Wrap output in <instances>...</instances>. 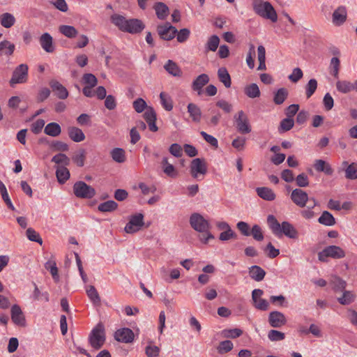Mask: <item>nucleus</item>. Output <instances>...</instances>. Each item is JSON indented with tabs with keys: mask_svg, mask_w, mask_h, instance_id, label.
<instances>
[{
	"mask_svg": "<svg viewBox=\"0 0 357 357\" xmlns=\"http://www.w3.org/2000/svg\"><path fill=\"white\" fill-rule=\"evenodd\" d=\"M255 56V46L252 45L250 47V49H249V51H248V53L247 57H246L247 65L250 69H252L255 67V60H254Z\"/></svg>",
	"mask_w": 357,
	"mask_h": 357,
	"instance_id": "obj_60",
	"label": "nucleus"
},
{
	"mask_svg": "<svg viewBox=\"0 0 357 357\" xmlns=\"http://www.w3.org/2000/svg\"><path fill=\"white\" fill-rule=\"evenodd\" d=\"M70 172L64 166H59L56 169V176L59 183L63 184L70 178Z\"/></svg>",
	"mask_w": 357,
	"mask_h": 357,
	"instance_id": "obj_33",
	"label": "nucleus"
},
{
	"mask_svg": "<svg viewBox=\"0 0 357 357\" xmlns=\"http://www.w3.org/2000/svg\"><path fill=\"white\" fill-rule=\"evenodd\" d=\"M329 284L335 291H342L347 286L346 281L337 275H332L331 277Z\"/></svg>",
	"mask_w": 357,
	"mask_h": 357,
	"instance_id": "obj_26",
	"label": "nucleus"
},
{
	"mask_svg": "<svg viewBox=\"0 0 357 357\" xmlns=\"http://www.w3.org/2000/svg\"><path fill=\"white\" fill-rule=\"evenodd\" d=\"M317 89V81L312 78L310 79L305 86V95L307 98H310Z\"/></svg>",
	"mask_w": 357,
	"mask_h": 357,
	"instance_id": "obj_51",
	"label": "nucleus"
},
{
	"mask_svg": "<svg viewBox=\"0 0 357 357\" xmlns=\"http://www.w3.org/2000/svg\"><path fill=\"white\" fill-rule=\"evenodd\" d=\"M145 353L148 357H158L160 353V349L157 346L148 345L145 348Z\"/></svg>",
	"mask_w": 357,
	"mask_h": 357,
	"instance_id": "obj_64",
	"label": "nucleus"
},
{
	"mask_svg": "<svg viewBox=\"0 0 357 357\" xmlns=\"http://www.w3.org/2000/svg\"><path fill=\"white\" fill-rule=\"evenodd\" d=\"M160 98L162 107L167 111H171L173 109V103L171 97L164 92H161L160 94Z\"/></svg>",
	"mask_w": 357,
	"mask_h": 357,
	"instance_id": "obj_47",
	"label": "nucleus"
},
{
	"mask_svg": "<svg viewBox=\"0 0 357 357\" xmlns=\"http://www.w3.org/2000/svg\"><path fill=\"white\" fill-rule=\"evenodd\" d=\"M44 132L49 136L57 137L61 134V128L57 123H49L45 127Z\"/></svg>",
	"mask_w": 357,
	"mask_h": 357,
	"instance_id": "obj_30",
	"label": "nucleus"
},
{
	"mask_svg": "<svg viewBox=\"0 0 357 357\" xmlns=\"http://www.w3.org/2000/svg\"><path fill=\"white\" fill-rule=\"evenodd\" d=\"M189 222L191 227L199 233V239L202 243L207 244L209 240L215 238L210 231L211 224L200 213L191 214Z\"/></svg>",
	"mask_w": 357,
	"mask_h": 357,
	"instance_id": "obj_1",
	"label": "nucleus"
},
{
	"mask_svg": "<svg viewBox=\"0 0 357 357\" xmlns=\"http://www.w3.org/2000/svg\"><path fill=\"white\" fill-rule=\"evenodd\" d=\"M218 77L226 88H230L231 85V80L228 70L225 67H221L218 70Z\"/></svg>",
	"mask_w": 357,
	"mask_h": 357,
	"instance_id": "obj_28",
	"label": "nucleus"
},
{
	"mask_svg": "<svg viewBox=\"0 0 357 357\" xmlns=\"http://www.w3.org/2000/svg\"><path fill=\"white\" fill-rule=\"evenodd\" d=\"M45 268L50 272L54 280L58 282L59 281V275L56 261L52 259L48 260L45 264Z\"/></svg>",
	"mask_w": 357,
	"mask_h": 357,
	"instance_id": "obj_36",
	"label": "nucleus"
},
{
	"mask_svg": "<svg viewBox=\"0 0 357 357\" xmlns=\"http://www.w3.org/2000/svg\"><path fill=\"white\" fill-rule=\"evenodd\" d=\"M252 8L255 13L261 17L269 20L272 22L278 21V14L273 6L268 1L253 0Z\"/></svg>",
	"mask_w": 357,
	"mask_h": 357,
	"instance_id": "obj_3",
	"label": "nucleus"
},
{
	"mask_svg": "<svg viewBox=\"0 0 357 357\" xmlns=\"http://www.w3.org/2000/svg\"><path fill=\"white\" fill-rule=\"evenodd\" d=\"M86 158V151L84 149H80L77 151L73 156V161L78 166L83 167L84 165V160Z\"/></svg>",
	"mask_w": 357,
	"mask_h": 357,
	"instance_id": "obj_50",
	"label": "nucleus"
},
{
	"mask_svg": "<svg viewBox=\"0 0 357 357\" xmlns=\"http://www.w3.org/2000/svg\"><path fill=\"white\" fill-rule=\"evenodd\" d=\"M68 136L75 142H81L84 140L85 135L83 131L77 127L72 126L68 129Z\"/></svg>",
	"mask_w": 357,
	"mask_h": 357,
	"instance_id": "obj_22",
	"label": "nucleus"
},
{
	"mask_svg": "<svg viewBox=\"0 0 357 357\" xmlns=\"http://www.w3.org/2000/svg\"><path fill=\"white\" fill-rule=\"evenodd\" d=\"M144 27V24L140 20L129 19L127 20L123 32H128L132 34L137 33L141 32Z\"/></svg>",
	"mask_w": 357,
	"mask_h": 357,
	"instance_id": "obj_15",
	"label": "nucleus"
},
{
	"mask_svg": "<svg viewBox=\"0 0 357 357\" xmlns=\"http://www.w3.org/2000/svg\"><path fill=\"white\" fill-rule=\"evenodd\" d=\"M287 95H288L287 90L284 88H280L275 92V93L274 95V98H273L274 102L276 105L282 104L284 102V100H286Z\"/></svg>",
	"mask_w": 357,
	"mask_h": 357,
	"instance_id": "obj_45",
	"label": "nucleus"
},
{
	"mask_svg": "<svg viewBox=\"0 0 357 357\" xmlns=\"http://www.w3.org/2000/svg\"><path fill=\"white\" fill-rule=\"evenodd\" d=\"M303 73L301 68H295L288 78L294 83H296L303 77Z\"/></svg>",
	"mask_w": 357,
	"mask_h": 357,
	"instance_id": "obj_63",
	"label": "nucleus"
},
{
	"mask_svg": "<svg viewBox=\"0 0 357 357\" xmlns=\"http://www.w3.org/2000/svg\"><path fill=\"white\" fill-rule=\"evenodd\" d=\"M340 61L337 57H333L331 59L329 69L331 74L335 78L338 77Z\"/></svg>",
	"mask_w": 357,
	"mask_h": 357,
	"instance_id": "obj_46",
	"label": "nucleus"
},
{
	"mask_svg": "<svg viewBox=\"0 0 357 357\" xmlns=\"http://www.w3.org/2000/svg\"><path fill=\"white\" fill-rule=\"evenodd\" d=\"M143 225L144 215L142 213H137L130 218L124 230L128 234H133L139 231Z\"/></svg>",
	"mask_w": 357,
	"mask_h": 357,
	"instance_id": "obj_10",
	"label": "nucleus"
},
{
	"mask_svg": "<svg viewBox=\"0 0 357 357\" xmlns=\"http://www.w3.org/2000/svg\"><path fill=\"white\" fill-rule=\"evenodd\" d=\"M256 192L260 198L266 201H273L276 197L275 192L267 187L257 188Z\"/></svg>",
	"mask_w": 357,
	"mask_h": 357,
	"instance_id": "obj_23",
	"label": "nucleus"
},
{
	"mask_svg": "<svg viewBox=\"0 0 357 357\" xmlns=\"http://www.w3.org/2000/svg\"><path fill=\"white\" fill-rule=\"evenodd\" d=\"M345 177L347 179H357V163L352 162L345 169Z\"/></svg>",
	"mask_w": 357,
	"mask_h": 357,
	"instance_id": "obj_48",
	"label": "nucleus"
},
{
	"mask_svg": "<svg viewBox=\"0 0 357 357\" xmlns=\"http://www.w3.org/2000/svg\"><path fill=\"white\" fill-rule=\"evenodd\" d=\"M176 39L178 43H183L185 42L190 37V31L187 28H183L180 29V31H177L176 33Z\"/></svg>",
	"mask_w": 357,
	"mask_h": 357,
	"instance_id": "obj_55",
	"label": "nucleus"
},
{
	"mask_svg": "<svg viewBox=\"0 0 357 357\" xmlns=\"http://www.w3.org/2000/svg\"><path fill=\"white\" fill-rule=\"evenodd\" d=\"M111 22L121 31H124L125 26L127 22V19L123 15L119 14H113L111 17Z\"/></svg>",
	"mask_w": 357,
	"mask_h": 357,
	"instance_id": "obj_35",
	"label": "nucleus"
},
{
	"mask_svg": "<svg viewBox=\"0 0 357 357\" xmlns=\"http://www.w3.org/2000/svg\"><path fill=\"white\" fill-rule=\"evenodd\" d=\"M16 22L15 16L10 13H4L0 15V24L6 29L12 27Z\"/></svg>",
	"mask_w": 357,
	"mask_h": 357,
	"instance_id": "obj_29",
	"label": "nucleus"
},
{
	"mask_svg": "<svg viewBox=\"0 0 357 357\" xmlns=\"http://www.w3.org/2000/svg\"><path fill=\"white\" fill-rule=\"evenodd\" d=\"M190 172L194 178L199 180L200 176H204L207 172L205 160L199 158L193 159L190 165Z\"/></svg>",
	"mask_w": 357,
	"mask_h": 357,
	"instance_id": "obj_9",
	"label": "nucleus"
},
{
	"mask_svg": "<svg viewBox=\"0 0 357 357\" xmlns=\"http://www.w3.org/2000/svg\"><path fill=\"white\" fill-rule=\"evenodd\" d=\"M267 223L273 234L276 236L280 237L282 234L290 238H296L298 236L296 229L291 223L284 221L280 224L273 215H268Z\"/></svg>",
	"mask_w": 357,
	"mask_h": 357,
	"instance_id": "obj_2",
	"label": "nucleus"
},
{
	"mask_svg": "<svg viewBox=\"0 0 357 357\" xmlns=\"http://www.w3.org/2000/svg\"><path fill=\"white\" fill-rule=\"evenodd\" d=\"M243 333V331L238 328L234 329H225L221 332L222 337L227 338H236L241 336Z\"/></svg>",
	"mask_w": 357,
	"mask_h": 357,
	"instance_id": "obj_54",
	"label": "nucleus"
},
{
	"mask_svg": "<svg viewBox=\"0 0 357 357\" xmlns=\"http://www.w3.org/2000/svg\"><path fill=\"white\" fill-rule=\"evenodd\" d=\"M157 31L161 39L171 40L176 36L177 29L169 22H166L164 24L158 25Z\"/></svg>",
	"mask_w": 357,
	"mask_h": 357,
	"instance_id": "obj_11",
	"label": "nucleus"
},
{
	"mask_svg": "<svg viewBox=\"0 0 357 357\" xmlns=\"http://www.w3.org/2000/svg\"><path fill=\"white\" fill-rule=\"evenodd\" d=\"M50 86L54 94L59 99L64 100L68 97L69 93L67 89L57 80H51L50 82Z\"/></svg>",
	"mask_w": 357,
	"mask_h": 357,
	"instance_id": "obj_17",
	"label": "nucleus"
},
{
	"mask_svg": "<svg viewBox=\"0 0 357 357\" xmlns=\"http://www.w3.org/2000/svg\"><path fill=\"white\" fill-rule=\"evenodd\" d=\"M89 343L95 350L100 349L106 340L105 330L104 324L99 322L91 331L89 335Z\"/></svg>",
	"mask_w": 357,
	"mask_h": 357,
	"instance_id": "obj_4",
	"label": "nucleus"
},
{
	"mask_svg": "<svg viewBox=\"0 0 357 357\" xmlns=\"http://www.w3.org/2000/svg\"><path fill=\"white\" fill-rule=\"evenodd\" d=\"M153 8L155 15L159 20H164L169 15V9L168 6L162 2H157L154 4Z\"/></svg>",
	"mask_w": 357,
	"mask_h": 357,
	"instance_id": "obj_21",
	"label": "nucleus"
},
{
	"mask_svg": "<svg viewBox=\"0 0 357 357\" xmlns=\"http://www.w3.org/2000/svg\"><path fill=\"white\" fill-rule=\"evenodd\" d=\"M234 123L236 130L241 134H248L252 128L246 114L243 111H238L234 116Z\"/></svg>",
	"mask_w": 357,
	"mask_h": 357,
	"instance_id": "obj_6",
	"label": "nucleus"
},
{
	"mask_svg": "<svg viewBox=\"0 0 357 357\" xmlns=\"http://www.w3.org/2000/svg\"><path fill=\"white\" fill-rule=\"evenodd\" d=\"M335 86L341 93H349L354 91L353 82L346 79L337 80Z\"/></svg>",
	"mask_w": 357,
	"mask_h": 357,
	"instance_id": "obj_27",
	"label": "nucleus"
},
{
	"mask_svg": "<svg viewBox=\"0 0 357 357\" xmlns=\"http://www.w3.org/2000/svg\"><path fill=\"white\" fill-rule=\"evenodd\" d=\"M111 156L112 159L119 163H122L126 160L125 151L123 149L115 148L111 151Z\"/></svg>",
	"mask_w": 357,
	"mask_h": 357,
	"instance_id": "obj_43",
	"label": "nucleus"
},
{
	"mask_svg": "<svg viewBox=\"0 0 357 357\" xmlns=\"http://www.w3.org/2000/svg\"><path fill=\"white\" fill-rule=\"evenodd\" d=\"M314 169L319 172H324L325 174L331 176L333 174V169L331 165L325 160H316L314 163Z\"/></svg>",
	"mask_w": 357,
	"mask_h": 357,
	"instance_id": "obj_20",
	"label": "nucleus"
},
{
	"mask_svg": "<svg viewBox=\"0 0 357 357\" xmlns=\"http://www.w3.org/2000/svg\"><path fill=\"white\" fill-rule=\"evenodd\" d=\"M209 82V77L206 74H201L192 82V89H200L203 88Z\"/></svg>",
	"mask_w": 357,
	"mask_h": 357,
	"instance_id": "obj_39",
	"label": "nucleus"
},
{
	"mask_svg": "<svg viewBox=\"0 0 357 357\" xmlns=\"http://www.w3.org/2000/svg\"><path fill=\"white\" fill-rule=\"evenodd\" d=\"M133 107L137 113H142L146 109L147 105L143 98H138L133 102Z\"/></svg>",
	"mask_w": 357,
	"mask_h": 357,
	"instance_id": "obj_59",
	"label": "nucleus"
},
{
	"mask_svg": "<svg viewBox=\"0 0 357 357\" xmlns=\"http://www.w3.org/2000/svg\"><path fill=\"white\" fill-rule=\"evenodd\" d=\"M83 82L86 86H89L91 87H94L97 83L98 80L96 76L91 73H86L83 75L82 77Z\"/></svg>",
	"mask_w": 357,
	"mask_h": 357,
	"instance_id": "obj_56",
	"label": "nucleus"
},
{
	"mask_svg": "<svg viewBox=\"0 0 357 357\" xmlns=\"http://www.w3.org/2000/svg\"><path fill=\"white\" fill-rule=\"evenodd\" d=\"M59 32L68 38H74L77 34V30L71 25H61L59 27Z\"/></svg>",
	"mask_w": 357,
	"mask_h": 357,
	"instance_id": "obj_31",
	"label": "nucleus"
},
{
	"mask_svg": "<svg viewBox=\"0 0 357 357\" xmlns=\"http://www.w3.org/2000/svg\"><path fill=\"white\" fill-rule=\"evenodd\" d=\"M268 337L273 342L283 340L285 337L284 333L276 330H271L268 333Z\"/></svg>",
	"mask_w": 357,
	"mask_h": 357,
	"instance_id": "obj_58",
	"label": "nucleus"
},
{
	"mask_svg": "<svg viewBox=\"0 0 357 357\" xmlns=\"http://www.w3.org/2000/svg\"><path fill=\"white\" fill-rule=\"evenodd\" d=\"M200 135L204 139V140L208 143L211 146L217 149L218 147V139L213 136L208 135L204 131H201Z\"/></svg>",
	"mask_w": 357,
	"mask_h": 357,
	"instance_id": "obj_61",
	"label": "nucleus"
},
{
	"mask_svg": "<svg viewBox=\"0 0 357 357\" xmlns=\"http://www.w3.org/2000/svg\"><path fill=\"white\" fill-rule=\"evenodd\" d=\"M234 347V344L230 340H224L220 342L218 347V352L220 354L230 351Z\"/></svg>",
	"mask_w": 357,
	"mask_h": 357,
	"instance_id": "obj_53",
	"label": "nucleus"
},
{
	"mask_svg": "<svg viewBox=\"0 0 357 357\" xmlns=\"http://www.w3.org/2000/svg\"><path fill=\"white\" fill-rule=\"evenodd\" d=\"M118 207V204L113 200H109L102 203H100L98 208L101 212H112L115 211Z\"/></svg>",
	"mask_w": 357,
	"mask_h": 357,
	"instance_id": "obj_42",
	"label": "nucleus"
},
{
	"mask_svg": "<svg viewBox=\"0 0 357 357\" xmlns=\"http://www.w3.org/2000/svg\"><path fill=\"white\" fill-rule=\"evenodd\" d=\"M73 192L77 197L83 199H91L96 195L95 189L84 181L76 182L73 185Z\"/></svg>",
	"mask_w": 357,
	"mask_h": 357,
	"instance_id": "obj_7",
	"label": "nucleus"
},
{
	"mask_svg": "<svg viewBox=\"0 0 357 357\" xmlns=\"http://www.w3.org/2000/svg\"><path fill=\"white\" fill-rule=\"evenodd\" d=\"M245 95L250 98H256L260 96V90L257 84H250L245 87Z\"/></svg>",
	"mask_w": 357,
	"mask_h": 357,
	"instance_id": "obj_38",
	"label": "nucleus"
},
{
	"mask_svg": "<svg viewBox=\"0 0 357 357\" xmlns=\"http://www.w3.org/2000/svg\"><path fill=\"white\" fill-rule=\"evenodd\" d=\"M164 68L167 70V72L172 76H181L182 73L180 68L175 62L172 61V60H168L167 63L165 65Z\"/></svg>",
	"mask_w": 357,
	"mask_h": 357,
	"instance_id": "obj_34",
	"label": "nucleus"
},
{
	"mask_svg": "<svg viewBox=\"0 0 357 357\" xmlns=\"http://www.w3.org/2000/svg\"><path fill=\"white\" fill-rule=\"evenodd\" d=\"M52 161L57 165H60V166L64 167L70 163V159L63 153H58L55 155L52 158Z\"/></svg>",
	"mask_w": 357,
	"mask_h": 357,
	"instance_id": "obj_52",
	"label": "nucleus"
},
{
	"mask_svg": "<svg viewBox=\"0 0 357 357\" xmlns=\"http://www.w3.org/2000/svg\"><path fill=\"white\" fill-rule=\"evenodd\" d=\"M355 300V294L351 291L344 290L342 295L337 298L338 302L344 305L353 303Z\"/></svg>",
	"mask_w": 357,
	"mask_h": 357,
	"instance_id": "obj_40",
	"label": "nucleus"
},
{
	"mask_svg": "<svg viewBox=\"0 0 357 357\" xmlns=\"http://www.w3.org/2000/svg\"><path fill=\"white\" fill-rule=\"evenodd\" d=\"M292 202L299 207L305 206L309 197L308 195L301 189L296 188L292 190L291 193Z\"/></svg>",
	"mask_w": 357,
	"mask_h": 357,
	"instance_id": "obj_13",
	"label": "nucleus"
},
{
	"mask_svg": "<svg viewBox=\"0 0 357 357\" xmlns=\"http://www.w3.org/2000/svg\"><path fill=\"white\" fill-rule=\"evenodd\" d=\"M143 116L148 123L149 130L152 132H156L158 128L155 124L156 114L153 109L152 107H147Z\"/></svg>",
	"mask_w": 357,
	"mask_h": 357,
	"instance_id": "obj_18",
	"label": "nucleus"
},
{
	"mask_svg": "<svg viewBox=\"0 0 357 357\" xmlns=\"http://www.w3.org/2000/svg\"><path fill=\"white\" fill-rule=\"evenodd\" d=\"M345 257V252L339 246L329 245L318 253L321 261H326L327 258L342 259Z\"/></svg>",
	"mask_w": 357,
	"mask_h": 357,
	"instance_id": "obj_5",
	"label": "nucleus"
},
{
	"mask_svg": "<svg viewBox=\"0 0 357 357\" xmlns=\"http://www.w3.org/2000/svg\"><path fill=\"white\" fill-rule=\"evenodd\" d=\"M318 221L320 224L325 226H333L335 224V220L333 215L326 211L321 213Z\"/></svg>",
	"mask_w": 357,
	"mask_h": 357,
	"instance_id": "obj_37",
	"label": "nucleus"
},
{
	"mask_svg": "<svg viewBox=\"0 0 357 357\" xmlns=\"http://www.w3.org/2000/svg\"><path fill=\"white\" fill-rule=\"evenodd\" d=\"M294 125V121L292 118H286L280 123V130L282 131H288L291 130Z\"/></svg>",
	"mask_w": 357,
	"mask_h": 357,
	"instance_id": "obj_62",
	"label": "nucleus"
},
{
	"mask_svg": "<svg viewBox=\"0 0 357 357\" xmlns=\"http://www.w3.org/2000/svg\"><path fill=\"white\" fill-rule=\"evenodd\" d=\"M249 275L254 280L260 282L264 280L266 272L260 266L254 265L249 268Z\"/></svg>",
	"mask_w": 357,
	"mask_h": 357,
	"instance_id": "obj_25",
	"label": "nucleus"
},
{
	"mask_svg": "<svg viewBox=\"0 0 357 357\" xmlns=\"http://www.w3.org/2000/svg\"><path fill=\"white\" fill-rule=\"evenodd\" d=\"M134 338L133 331L128 328L118 329L114 333V339L120 342L131 343L133 342Z\"/></svg>",
	"mask_w": 357,
	"mask_h": 357,
	"instance_id": "obj_12",
	"label": "nucleus"
},
{
	"mask_svg": "<svg viewBox=\"0 0 357 357\" xmlns=\"http://www.w3.org/2000/svg\"><path fill=\"white\" fill-rule=\"evenodd\" d=\"M219 43V37L216 35H213L208 39L205 45V47L208 51L215 52L217 50Z\"/></svg>",
	"mask_w": 357,
	"mask_h": 357,
	"instance_id": "obj_44",
	"label": "nucleus"
},
{
	"mask_svg": "<svg viewBox=\"0 0 357 357\" xmlns=\"http://www.w3.org/2000/svg\"><path fill=\"white\" fill-rule=\"evenodd\" d=\"M11 319L18 326L24 327L26 326L24 314H11Z\"/></svg>",
	"mask_w": 357,
	"mask_h": 357,
	"instance_id": "obj_57",
	"label": "nucleus"
},
{
	"mask_svg": "<svg viewBox=\"0 0 357 357\" xmlns=\"http://www.w3.org/2000/svg\"><path fill=\"white\" fill-rule=\"evenodd\" d=\"M347 10L345 6H338L333 12L332 15V22L335 26H340L347 20Z\"/></svg>",
	"mask_w": 357,
	"mask_h": 357,
	"instance_id": "obj_14",
	"label": "nucleus"
},
{
	"mask_svg": "<svg viewBox=\"0 0 357 357\" xmlns=\"http://www.w3.org/2000/svg\"><path fill=\"white\" fill-rule=\"evenodd\" d=\"M15 50V45L10 41L5 40L0 43V56L3 54L7 55L13 54Z\"/></svg>",
	"mask_w": 357,
	"mask_h": 357,
	"instance_id": "obj_41",
	"label": "nucleus"
},
{
	"mask_svg": "<svg viewBox=\"0 0 357 357\" xmlns=\"http://www.w3.org/2000/svg\"><path fill=\"white\" fill-rule=\"evenodd\" d=\"M26 236L29 241L36 242L40 245L43 244V240L40 234L33 228L29 227L26 229Z\"/></svg>",
	"mask_w": 357,
	"mask_h": 357,
	"instance_id": "obj_49",
	"label": "nucleus"
},
{
	"mask_svg": "<svg viewBox=\"0 0 357 357\" xmlns=\"http://www.w3.org/2000/svg\"><path fill=\"white\" fill-rule=\"evenodd\" d=\"M268 321L273 328H280L287 323L284 314H269Z\"/></svg>",
	"mask_w": 357,
	"mask_h": 357,
	"instance_id": "obj_19",
	"label": "nucleus"
},
{
	"mask_svg": "<svg viewBox=\"0 0 357 357\" xmlns=\"http://www.w3.org/2000/svg\"><path fill=\"white\" fill-rule=\"evenodd\" d=\"M29 67L25 63L19 65L13 72L10 84L13 86L17 84H23L27 81Z\"/></svg>",
	"mask_w": 357,
	"mask_h": 357,
	"instance_id": "obj_8",
	"label": "nucleus"
},
{
	"mask_svg": "<svg viewBox=\"0 0 357 357\" xmlns=\"http://www.w3.org/2000/svg\"><path fill=\"white\" fill-rule=\"evenodd\" d=\"M269 303L277 307H287L289 306V302L282 295L270 296Z\"/></svg>",
	"mask_w": 357,
	"mask_h": 357,
	"instance_id": "obj_32",
	"label": "nucleus"
},
{
	"mask_svg": "<svg viewBox=\"0 0 357 357\" xmlns=\"http://www.w3.org/2000/svg\"><path fill=\"white\" fill-rule=\"evenodd\" d=\"M39 43L43 50L47 53H52L55 50L53 38L49 33H43L39 38Z\"/></svg>",
	"mask_w": 357,
	"mask_h": 357,
	"instance_id": "obj_16",
	"label": "nucleus"
},
{
	"mask_svg": "<svg viewBox=\"0 0 357 357\" xmlns=\"http://www.w3.org/2000/svg\"><path fill=\"white\" fill-rule=\"evenodd\" d=\"M187 108L192 121L195 123L200 122L202 114L200 108L195 103H189Z\"/></svg>",
	"mask_w": 357,
	"mask_h": 357,
	"instance_id": "obj_24",
	"label": "nucleus"
}]
</instances>
